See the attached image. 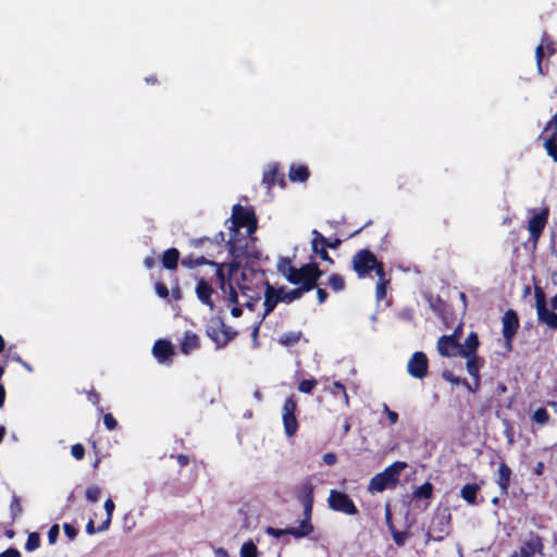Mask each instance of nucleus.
<instances>
[{"mask_svg": "<svg viewBox=\"0 0 557 557\" xmlns=\"http://www.w3.org/2000/svg\"><path fill=\"white\" fill-rule=\"evenodd\" d=\"M226 225L231 232L228 242L232 249L236 248V236L240 228H245L246 236H251L257 228V221L253 212L239 205L233 207L232 216L226 221Z\"/></svg>", "mask_w": 557, "mask_h": 557, "instance_id": "2", "label": "nucleus"}, {"mask_svg": "<svg viewBox=\"0 0 557 557\" xmlns=\"http://www.w3.org/2000/svg\"><path fill=\"white\" fill-rule=\"evenodd\" d=\"M322 459H323V462H324L326 466H333V465H335V463H336V461H337V457H336V455H335V454H333V453H326V454H324V455H323V457H322Z\"/></svg>", "mask_w": 557, "mask_h": 557, "instance_id": "51", "label": "nucleus"}, {"mask_svg": "<svg viewBox=\"0 0 557 557\" xmlns=\"http://www.w3.org/2000/svg\"><path fill=\"white\" fill-rule=\"evenodd\" d=\"M40 539L37 533H30L25 543V549L27 552H33L39 547Z\"/></svg>", "mask_w": 557, "mask_h": 557, "instance_id": "33", "label": "nucleus"}, {"mask_svg": "<svg viewBox=\"0 0 557 557\" xmlns=\"http://www.w3.org/2000/svg\"><path fill=\"white\" fill-rule=\"evenodd\" d=\"M219 326H221L222 329L224 327L223 323L219 319H212L208 326L207 333L208 336L212 341H214L219 347H222L227 344L230 337L224 330H222L221 332L218 331Z\"/></svg>", "mask_w": 557, "mask_h": 557, "instance_id": "14", "label": "nucleus"}, {"mask_svg": "<svg viewBox=\"0 0 557 557\" xmlns=\"http://www.w3.org/2000/svg\"><path fill=\"white\" fill-rule=\"evenodd\" d=\"M213 267H215L216 276L221 282L222 287L224 288V274H223V264L216 262H210Z\"/></svg>", "mask_w": 557, "mask_h": 557, "instance_id": "47", "label": "nucleus"}, {"mask_svg": "<svg viewBox=\"0 0 557 557\" xmlns=\"http://www.w3.org/2000/svg\"><path fill=\"white\" fill-rule=\"evenodd\" d=\"M215 555L218 557H228V553L224 548H218Z\"/></svg>", "mask_w": 557, "mask_h": 557, "instance_id": "60", "label": "nucleus"}, {"mask_svg": "<svg viewBox=\"0 0 557 557\" xmlns=\"http://www.w3.org/2000/svg\"><path fill=\"white\" fill-rule=\"evenodd\" d=\"M114 508H115V506H114V503H113V500L111 498H109V499H107L104 502V509H106V513H107V519L102 522L101 525L98 527L99 531H106L110 527Z\"/></svg>", "mask_w": 557, "mask_h": 557, "instance_id": "29", "label": "nucleus"}, {"mask_svg": "<svg viewBox=\"0 0 557 557\" xmlns=\"http://www.w3.org/2000/svg\"><path fill=\"white\" fill-rule=\"evenodd\" d=\"M437 350L443 357L459 356L460 347L455 335H443L437 341Z\"/></svg>", "mask_w": 557, "mask_h": 557, "instance_id": "11", "label": "nucleus"}, {"mask_svg": "<svg viewBox=\"0 0 557 557\" xmlns=\"http://www.w3.org/2000/svg\"><path fill=\"white\" fill-rule=\"evenodd\" d=\"M268 533L272 534V535H275V536H280L281 534L283 533H286V530L283 531V530H274V529H269L268 530Z\"/></svg>", "mask_w": 557, "mask_h": 557, "instance_id": "62", "label": "nucleus"}, {"mask_svg": "<svg viewBox=\"0 0 557 557\" xmlns=\"http://www.w3.org/2000/svg\"><path fill=\"white\" fill-rule=\"evenodd\" d=\"M503 324V336L508 345L510 347L511 341L517 332V329L519 326V320L515 311L508 310L505 312L502 319Z\"/></svg>", "mask_w": 557, "mask_h": 557, "instance_id": "10", "label": "nucleus"}, {"mask_svg": "<svg viewBox=\"0 0 557 557\" xmlns=\"http://www.w3.org/2000/svg\"><path fill=\"white\" fill-rule=\"evenodd\" d=\"M100 495H101V490H100V487H98L96 485L89 486L85 492L86 498L91 503L98 502V499L100 498Z\"/></svg>", "mask_w": 557, "mask_h": 557, "instance_id": "37", "label": "nucleus"}, {"mask_svg": "<svg viewBox=\"0 0 557 557\" xmlns=\"http://www.w3.org/2000/svg\"><path fill=\"white\" fill-rule=\"evenodd\" d=\"M212 292H213V289L205 280L200 278L197 282V285H196L197 297L202 304L209 306L210 309H213V302L211 300Z\"/></svg>", "mask_w": 557, "mask_h": 557, "instance_id": "20", "label": "nucleus"}, {"mask_svg": "<svg viewBox=\"0 0 557 557\" xmlns=\"http://www.w3.org/2000/svg\"><path fill=\"white\" fill-rule=\"evenodd\" d=\"M433 493V485L429 482L422 484L421 486L417 487L413 492V496L416 498H430Z\"/></svg>", "mask_w": 557, "mask_h": 557, "instance_id": "31", "label": "nucleus"}, {"mask_svg": "<svg viewBox=\"0 0 557 557\" xmlns=\"http://www.w3.org/2000/svg\"><path fill=\"white\" fill-rule=\"evenodd\" d=\"M352 268L359 278L368 276L372 271L377 274V269H384L373 252L368 249L358 251L352 258Z\"/></svg>", "mask_w": 557, "mask_h": 557, "instance_id": "4", "label": "nucleus"}, {"mask_svg": "<svg viewBox=\"0 0 557 557\" xmlns=\"http://www.w3.org/2000/svg\"><path fill=\"white\" fill-rule=\"evenodd\" d=\"M300 287L287 290L283 287V293H281L282 302H292L296 299H299L305 292L310 290L311 288H306V284H299Z\"/></svg>", "mask_w": 557, "mask_h": 557, "instance_id": "25", "label": "nucleus"}, {"mask_svg": "<svg viewBox=\"0 0 557 557\" xmlns=\"http://www.w3.org/2000/svg\"><path fill=\"white\" fill-rule=\"evenodd\" d=\"M407 539L406 533L399 531H393V540L397 545H403Z\"/></svg>", "mask_w": 557, "mask_h": 557, "instance_id": "49", "label": "nucleus"}, {"mask_svg": "<svg viewBox=\"0 0 557 557\" xmlns=\"http://www.w3.org/2000/svg\"><path fill=\"white\" fill-rule=\"evenodd\" d=\"M397 317L404 321H411L413 318V312L409 308H404L397 313Z\"/></svg>", "mask_w": 557, "mask_h": 557, "instance_id": "45", "label": "nucleus"}, {"mask_svg": "<svg viewBox=\"0 0 557 557\" xmlns=\"http://www.w3.org/2000/svg\"><path fill=\"white\" fill-rule=\"evenodd\" d=\"M86 532L88 534H95L96 532H100V531L98 530V528L97 529L95 528L94 521L89 520V522L86 525Z\"/></svg>", "mask_w": 557, "mask_h": 557, "instance_id": "55", "label": "nucleus"}, {"mask_svg": "<svg viewBox=\"0 0 557 557\" xmlns=\"http://www.w3.org/2000/svg\"><path fill=\"white\" fill-rule=\"evenodd\" d=\"M543 543L539 535L529 534L522 542L521 546L513 550L509 557H534L542 554Z\"/></svg>", "mask_w": 557, "mask_h": 557, "instance_id": "6", "label": "nucleus"}, {"mask_svg": "<svg viewBox=\"0 0 557 557\" xmlns=\"http://www.w3.org/2000/svg\"><path fill=\"white\" fill-rule=\"evenodd\" d=\"M199 347V337L193 332H186L181 343V350L183 354L188 355Z\"/></svg>", "mask_w": 557, "mask_h": 557, "instance_id": "22", "label": "nucleus"}, {"mask_svg": "<svg viewBox=\"0 0 557 557\" xmlns=\"http://www.w3.org/2000/svg\"><path fill=\"white\" fill-rule=\"evenodd\" d=\"M227 299H228L230 305H233V306L231 307V313H232V315H233V317H235V318L240 317V315H242V309H240L238 306H236V302H237V295H236V293L233 290V288H231L230 294H228V296H227Z\"/></svg>", "mask_w": 557, "mask_h": 557, "instance_id": "32", "label": "nucleus"}, {"mask_svg": "<svg viewBox=\"0 0 557 557\" xmlns=\"http://www.w3.org/2000/svg\"><path fill=\"white\" fill-rule=\"evenodd\" d=\"M467 359V371L470 376L474 380L475 389L480 384V364L478 356L465 357Z\"/></svg>", "mask_w": 557, "mask_h": 557, "instance_id": "24", "label": "nucleus"}, {"mask_svg": "<svg viewBox=\"0 0 557 557\" xmlns=\"http://www.w3.org/2000/svg\"><path fill=\"white\" fill-rule=\"evenodd\" d=\"M532 419L539 424H545L549 419V414L545 408H539L534 411Z\"/></svg>", "mask_w": 557, "mask_h": 557, "instance_id": "36", "label": "nucleus"}, {"mask_svg": "<svg viewBox=\"0 0 557 557\" xmlns=\"http://www.w3.org/2000/svg\"><path fill=\"white\" fill-rule=\"evenodd\" d=\"M240 557H258V548L252 541L245 542L239 552Z\"/></svg>", "mask_w": 557, "mask_h": 557, "instance_id": "30", "label": "nucleus"}, {"mask_svg": "<svg viewBox=\"0 0 557 557\" xmlns=\"http://www.w3.org/2000/svg\"><path fill=\"white\" fill-rule=\"evenodd\" d=\"M295 410H296V401L294 400V397H288L283 406V423L285 433L288 436H293L296 434L298 429V423L295 417Z\"/></svg>", "mask_w": 557, "mask_h": 557, "instance_id": "9", "label": "nucleus"}, {"mask_svg": "<svg viewBox=\"0 0 557 557\" xmlns=\"http://www.w3.org/2000/svg\"><path fill=\"white\" fill-rule=\"evenodd\" d=\"M156 293L158 294L159 297L161 298H166L169 296V289L168 287L162 284V283H157L156 284Z\"/></svg>", "mask_w": 557, "mask_h": 557, "instance_id": "48", "label": "nucleus"}, {"mask_svg": "<svg viewBox=\"0 0 557 557\" xmlns=\"http://www.w3.org/2000/svg\"><path fill=\"white\" fill-rule=\"evenodd\" d=\"M300 338V333H290L282 335L280 338V343L285 346L293 345L297 343Z\"/></svg>", "mask_w": 557, "mask_h": 557, "instance_id": "38", "label": "nucleus"}, {"mask_svg": "<svg viewBox=\"0 0 557 557\" xmlns=\"http://www.w3.org/2000/svg\"><path fill=\"white\" fill-rule=\"evenodd\" d=\"M382 409L383 412L386 414L391 425L396 424L398 422V413L394 410H391L385 403L382 405Z\"/></svg>", "mask_w": 557, "mask_h": 557, "instance_id": "39", "label": "nucleus"}, {"mask_svg": "<svg viewBox=\"0 0 557 557\" xmlns=\"http://www.w3.org/2000/svg\"><path fill=\"white\" fill-rule=\"evenodd\" d=\"M479 338L476 333L471 332L466 338L463 344H459L461 357H471L476 355V349L479 347Z\"/></svg>", "mask_w": 557, "mask_h": 557, "instance_id": "19", "label": "nucleus"}, {"mask_svg": "<svg viewBox=\"0 0 557 557\" xmlns=\"http://www.w3.org/2000/svg\"><path fill=\"white\" fill-rule=\"evenodd\" d=\"M59 536V525L54 524L50 528L48 532V540L50 544H54Z\"/></svg>", "mask_w": 557, "mask_h": 557, "instance_id": "46", "label": "nucleus"}, {"mask_svg": "<svg viewBox=\"0 0 557 557\" xmlns=\"http://www.w3.org/2000/svg\"><path fill=\"white\" fill-rule=\"evenodd\" d=\"M312 502H313L312 487L308 486L305 488V495L302 498V505L305 507V511L307 515L311 511Z\"/></svg>", "mask_w": 557, "mask_h": 557, "instance_id": "35", "label": "nucleus"}, {"mask_svg": "<svg viewBox=\"0 0 557 557\" xmlns=\"http://www.w3.org/2000/svg\"><path fill=\"white\" fill-rule=\"evenodd\" d=\"M545 40H546V35L543 36L542 44H540L535 49L536 64H537V70L540 73H542L541 63H542V59L544 57L543 47H544Z\"/></svg>", "mask_w": 557, "mask_h": 557, "instance_id": "40", "label": "nucleus"}, {"mask_svg": "<svg viewBox=\"0 0 557 557\" xmlns=\"http://www.w3.org/2000/svg\"><path fill=\"white\" fill-rule=\"evenodd\" d=\"M548 212L544 210L540 213L534 214L528 223V230L530 232L531 238L536 242L545 227L547 221Z\"/></svg>", "mask_w": 557, "mask_h": 557, "instance_id": "13", "label": "nucleus"}, {"mask_svg": "<svg viewBox=\"0 0 557 557\" xmlns=\"http://www.w3.org/2000/svg\"><path fill=\"white\" fill-rule=\"evenodd\" d=\"M312 525L308 520H302L297 527H292L286 530V534L294 535L296 537H302L312 532Z\"/></svg>", "mask_w": 557, "mask_h": 557, "instance_id": "26", "label": "nucleus"}, {"mask_svg": "<svg viewBox=\"0 0 557 557\" xmlns=\"http://www.w3.org/2000/svg\"><path fill=\"white\" fill-rule=\"evenodd\" d=\"M281 293H283V287L275 288L269 284H267L265 295H264V307L265 314H269L275 306L282 301Z\"/></svg>", "mask_w": 557, "mask_h": 557, "instance_id": "15", "label": "nucleus"}, {"mask_svg": "<svg viewBox=\"0 0 557 557\" xmlns=\"http://www.w3.org/2000/svg\"><path fill=\"white\" fill-rule=\"evenodd\" d=\"M443 377H444L446 381H448V382H450V383H453V384H455V385H460V384H462V385L467 386V388H468L470 392H475V388H472V387L467 383V381H466V380L460 379V377H458V376H455V375H454V374H451V373L445 372V373L443 374Z\"/></svg>", "mask_w": 557, "mask_h": 557, "instance_id": "34", "label": "nucleus"}, {"mask_svg": "<svg viewBox=\"0 0 557 557\" xmlns=\"http://www.w3.org/2000/svg\"><path fill=\"white\" fill-rule=\"evenodd\" d=\"M205 263H207V261H206V259L203 257L195 259V264L196 265H201V264H205Z\"/></svg>", "mask_w": 557, "mask_h": 557, "instance_id": "64", "label": "nucleus"}, {"mask_svg": "<svg viewBox=\"0 0 557 557\" xmlns=\"http://www.w3.org/2000/svg\"><path fill=\"white\" fill-rule=\"evenodd\" d=\"M406 468L407 463L405 461L393 462L371 479L369 491L371 493H382L386 488L394 487L398 483L403 470Z\"/></svg>", "mask_w": 557, "mask_h": 557, "instance_id": "3", "label": "nucleus"}, {"mask_svg": "<svg viewBox=\"0 0 557 557\" xmlns=\"http://www.w3.org/2000/svg\"><path fill=\"white\" fill-rule=\"evenodd\" d=\"M480 491V486L475 483L466 484L460 490L461 498L469 505H476V495Z\"/></svg>", "mask_w": 557, "mask_h": 557, "instance_id": "23", "label": "nucleus"}, {"mask_svg": "<svg viewBox=\"0 0 557 557\" xmlns=\"http://www.w3.org/2000/svg\"><path fill=\"white\" fill-rule=\"evenodd\" d=\"M315 385H317L315 380H304L299 383L298 389L301 393H310Z\"/></svg>", "mask_w": 557, "mask_h": 557, "instance_id": "42", "label": "nucleus"}, {"mask_svg": "<svg viewBox=\"0 0 557 557\" xmlns=\"http://www.w3.org/2000/svg\"><path fill=\"white\" fill-rule=\"evenodd\" d=\"M550 306L553 310H557V294L552 298Z\"/></svg>", "mask_w": 557, "mask_h": 557, "instance_id": "63", "label": "nucleus"}, {"mask_svg": "<svg viewBox=\"0 0 557 557\" xmlns=\"http://www.w3.org/2000/svg\"><path fill=\"white\" fill-rule=\"evenodd\" d=\"M0 557H21V553L16 548L10 547L2 552Z\"/></svg>", "mask_w": 557, "mask_h": 557, "instance_id": "52", "label": "nucleus"}, {"mask_svg": "<svg viewBox=\"0 0 557 557\" xmlns=\"http://www.w3.org/2000/svg\"><path fill=\"white\" fill-rule=\"evenodd\" d=\"M103 423L108 430H114L116 428V420L111 413H106L103 416Z\"/></svg>", "mask_w": 557, "mask_h": 557, "instance_id": "44", "label": "nucleus"}, {"mask_svg": "<svg viewBox=\"0 0 557 557\" xmlns=\"http://www.w3.org/2000/svg\"><path fill=\"white\" fill-rule=\"evenodd\" d=\"M312 235H313V238H312V250L313 252L319 256L321 259L323 260H327L330 261V258L327 256V252L325 250V247H331V248H334L336 247L338 244H339V240L336 239L334 243L333 242H327L325 239L324 236H322L318 231L313 230L312 231Z\"/></svg>", "mask_w": 557, "mask_h": 557, "instance_id": "12", "label": "nucleus"}, {"mask_svg": "<svg viewBox=\"0 0 557 557\" xmlns=\"http://www.w3.org/2000/svg\"><path fill=\"white\" fill-rule=\"evenodd\" d=\"M428 358L422 351H416L407 363V371L414 379H423L428 373Z\"/></svg>", "mask_w": 557, "mask_h": 557, "instance_id": "8", "label": "nucleus"}, {"mask_svg": "<svg viewBox=\"0 0 557 557\" xmlns=\"http://www.w3.org/2000/svg\"><path fill=\"white\" fill-rule=\"evenodd\" d=\"M152 354L160 362H165L173 356L174 351L170 342L159 339L153 345Z\"/></svg>", "mask_w": 557, "mask_h": 557, "instance_id": "16", "label": "nucleus"}, {"mask_svg": "<svg viewBox=\"0 0 557 557\" xmlns=\"http://www.w3.org/2000/svg\"><path fill=\"white\" fill-rule=\"evenodd\" d=\"M63 530H64V533L66 534V536L70 539V540H73L75 536H76V530L74 527H72L71 524L69 523H65L63 525Z\"/></svg>", "mask_w": 557, "mask_h": 557, "instance_id": "53", "label": "nucleus"}, {"mask_svg": "<svg viewBox=\"0 0 557 557\" xmlns=\"http://www.w3.org/2000/svg\"><path fill=\"white\" fill-rule=\"evenodd\" d=\"M288 176L293 182H304L308 178L309 172L305 165H292Z\"/></svg>", "mask_w": 557, "mask_h": 557, "instance_id": "28", "label": "nucleus"}, {"mask_svg": "<svg viewBox=\"0 0 557 557\" xmlns=\"http://www.w3.org/2000/svg\"><path fill=\"white\" fill-rule=\"evenodd\" d=\"M11 510L14 515L16 513H20L21 512V505H20V502L17 498H14L12 504H11Z\"/></svg>", "mask_w": 557, "mask_h": 557, "instance_id": "54", "label": "nucleus"}, {"mask_svg": "<svg viewBox=\"0 0 557 557\" xmlns=\"http://www.w3.org/2000/svg\"><path fill=\"white\" fill-rule=\"evenodd\" d=\"M276 169L275 166H269L268 171L264 173V182L271 185L274 181Z\"/></svg>", "mask_w": 557, "mask_h": 557, "instance_id": "50", "label": "nucleus"}, {"mask_svg": "<svg viewBox=\"0 0 557 557\" xmlns=\"http://www.w3.org/2000/svg\"><path fill=\"white\" fill-rule=\"evenodd\" d=\"M535 307L537 320L549 329H557V313L547 308L545 295L542 290H535Z\"/></svg>", "mask_w": 557, "mask_h": 557, "instance_id": "5", "label": "nucleus"}, {"mask_svg": "<svg viewBox=\"0 0 557 557\" xmlns=\"http://www.w3.org/2000/svg\"><path fill=\"white\" fill-rule=\"evenodd\" d=\"M377 277L379 280L375 285V299L376 302L380 304L386 297L387 286L389 285L391 280L386 277L384 269L380 268L377 269Z\"/></svg>", "mask_w": 557, "mask_h": 557, "instance_id": "21", "label": "nucleus"}, {"mask_svg": "<svg viewBox=\"0 0 557 557\" xmlns=\"http://www.w3.org/2000/svg\"><path fill=\"white\" fill-rule=\"evenodd\" d=\"M4 398H5V391H4V387L2 385H0V407L3 406Z\"/></svg>", "mask_w": 557, "mask_h": 557, "instance_id": "61", "label": "nucleus"}, {"mask_svg": "<svg viewBox=\"0 0 557 557\" xmlns=\"http://www.w3.org/2000/svg\"><path fill=\"white\" fill-rule=\"evenodd\" d=\"M329 284L335 290H341L345 287L344 278L337 275H332L329 280Z\"/></svg>", "mask_w": 557, "mask_h": 557, "instance_id": "41", "label": "nucleus"}, {"mask_svg": "<svg viewBox=\"0 0 557 557\" xmlns=\"http://www.w3.org/2000/svg\"><path fill=\"white\" fill-rule=\"evenodd\" d=\"M510 476V468L505 462H500L498 465L496 483L503 495H506L508 493Z\"/></svg>", "mask_w": 557, "mask_h": 557, "instance_id": "18", "label": "nucleus"}, {"mask_svg": "<svg viewBox=\"0 0 557 557\" xmlns=\"http://www.w3.org/2000/svg\"><path fill=\"white\" fill-rule=\"evenodd\" d=\"M182 265H184V267H186V268H194V267H197V265L195 264V260H194V259H191V258H184V259L182 260Z\"/></svg>", "mask_w": 557, "mask_h": 557, "instance_id": "56", "label": "nucleus"}, {"mask_svg": "<svg viewBox=\"0 0 557 557\" xmlns=\"http://www.w3.org/2000/svg\"><path fill=\"white\" fill-rule=\"evenodd\" d=\"M277 271L292 284H306V288H313L321 275L315 264H306L299 269L292 264L288 258H280Z\"/></svg>", "mask_w": 557, "mask_h": 557, "instance_id": "1", "label": "nucleus"}, {"mask_svg": "<svg viewBox=\"0 0 557 557\" xmlns=\"http://www.w3.org/2000/svg\"><path fill=\"white\" fill-rule=\"evenodd\" d=\"M542 136L547 154L557 162V113L546 124Z\"/></svg>", "mask_w": 557, "mask_h": 557, "instance_id": "7", "label": "nucleus"}, {"mask_svg": "<svg viewBox=\"0 0 557 557\" xmlns=\"http://www.w3.org/2000/svg\"><path fill=\"white\" fill-rule=\"evenodd\" d=\"M317 296H318L319 302L322 304L326 299V292L324 289L320 288V289H318Z\"/></svg>", "mask_w": 557, "mask_h": 557, "instance_id": "58", "label": "nucleus"}, {"mask_svg": "<svg viewBox=\"0 0 557 557\" xmlns=\"http://www.w3.org/2000/svg\"><path fill=\"white\" fill-rule=\"evenodd\" d=\"M71 454L75 459L81 460L84 457L85 448L82 444H75L71 448Z\"/></svg>", "mask_w": 557, "mask_h": 557, "instance_id": "43", "label": "nucleus"}, {"mask_svg": "<svg viewBox=\"0 0 557 557\" xmlns=\"http://www.w3.org/2000/svg\"><path fill=\"white\" fill-rule=\"evenodd\" d=\"M177 461L178 463L184 467V466H187L188 465V457L185 456V455H178L177 456Z\"/></svg>", "mask_w": 557, "mask_h": 557, "instance_id": "59", "label": "nucleus"}, {"mask_svg": "<svg viewBox=\"0 0 557 557\" xmlns=\"http://www.w3.org/2000/svg\"><path fill=\"white\" fill-rule=\"evenodd\" d=\"M543 470H544V462L543 461H539L534 468V473L536 475H542L543 474Z\"/></svg>", "mask_w": 557, "mask_h": 557, "instance_id": "57", "label": "nucleus"}, {"mask_svg": "<svg viewBox=\"0 0 557 557\" xmlns=\"http://www.w3.org/2000/svg\"><path fill=\"white\" fill-rule=\"evenodd\" d=\"M180 252L175 248H170L163 253L162 263L163 267L169 270H174L177 267Z\"/></svg>", "mask_w": 557, "mask_h": 557, "instance_id": "27", "label": "nucleus"}, {"mask_svg": "<svg viewBox=\"0 0 557 557\" xmlns=\"http://www.w3.org/2000/svg\"><path fill=\"white\" fill-rule=\"evenodd\" d=\"M327 502L333 510L348 512V497L346 494L332 490Z\"/></svg>", "mask_w": 557, "mask_h": 557, "instance_id": "17", "label": "nucleus"}]
</instances>
